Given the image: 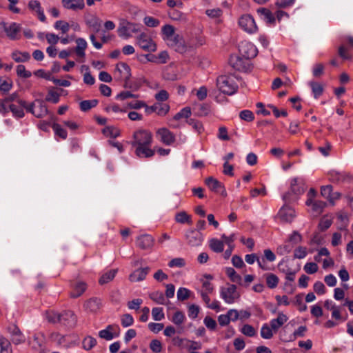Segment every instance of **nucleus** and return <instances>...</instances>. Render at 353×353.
I'll return each instance as SVG.
<instances>
[{
    "mask_svg": "<svg viewBox=\"0 0 353 353\" xmlns=\"http://www.w3.org/2000/svg\"><path fill=\"white\" fill-rule=\"evenodd\" d=\"M324 72V65L321 63H316L312 69V74L314 77H321Z\"/></svg>",
    "mask_w": 353,
    "mask_h": 353,
    "instance_id": "59",
    "label": "nucleus"
},
{
    "mask_svg": "<svg viewBox=\"0 0 353 353\" xmlns=\"http://www.w3.org/2000/svg\"><path fill=\"white\" fill-rule=\"evenodd\" d=\"M240 55L250 61L257 54L256 48L250 42L242 41L239 46Z\"/></svg>",
    "mask_w": 353,
    "mask_h": 353,
    "instance_id": "8",
    "label": "nucleus"
},
{
    "mask_svg": "<svg viewBox=\"0 0 353 353\" xmlns=\"http://www.w3.org/2000/svg\"><path fill=\"white\" fill-rule=\"evenodd\" d=\"M239 25L244 31L249 34L255 33L258 30L255 21L250 14L242 15L239 18Z\"/></svg>",
    "mask_w": 353,
    "mask_h": 353,
    "instance_id": "7",
    "label": "nucleus"
},
{
    "mask_svg": "<svg viewBox=\"0 0 353 353\" xmlns=\"http://www.w3.org/2000/svg\"><path fill=\"white\" fill-rule=\"evenodd\" d=\"M24 109V107H22L21 105H19V106L15 104L9 105V111H10L12 116L17 119H21L25 116Z\"/></svg>",
    "mask_w": 353,
    "mask_h": 353,
    "instance_id": "33",
    "label": "nucleus"
},
{
    "mask_svg": "<svg viewBox=\"0 0 353 353\" xmlns=\"http://www.w3.org/2000/svg\"><path fill=\"white\" fill-rule=\"evenodd\" d=\"M61 3L68 10H82L85 7L84 0H62Z\"/></svg>",
    "mask_w": 353,
    "mask_h": 353,
    "instance_id": "23",
    "label": "nucleus"
},
{
    "mask_svg": "<svg viewBox=\"0 0 353 353\" xmlns=\"http://www.w3.org/2000/svg\"><path fill=\"white\" fill-rule=\"evenodd\" d=\"M241 332L245 336L249 337L254 336L256 334L255 329L249 324L244 325L241 329Z\"/></svg>",
    "mask_w": 353,
    "mask_h": 353,
    "instance_id": "56",
    "label": "nucleus"
},
{
    "mask_svg": "<svg viewBox=\"0 0 353 353\" xmlns=\"http://www.w3.org/2000/svg\"><path fill=\"white\" fill-rule=\"evenodd\" d=\"M119 73L117 77L119 80H128L131 77V70L130 66L124 62H120L116 65L115 74Z\"/></svg>",
    "mask_w": 353,
    "mask_h": 353,
    "instance_id": "16",
    "label": "nucleus"
},
{
    "mask_svg": "<svg viewBox=\"0 0 353 353\" xmlns=\"http://www.w3.org/2000/svg\"><path fill=\"white\" fill-rule=\"evenodd\" d=\"M149 297L151 300L157 304L165 305L166 304V300L163 292L160 291H155L149 294Z\"/></svg>",
    "mask_w": 353,
    "mask_h": 353,
    "instance_id": "35",
    "label": "nucleus"
},
{
    "mask_svg": "<svg viewBox=\"0 0 353 353\" xmlns=\"http://www.w3.org/2000/svg\"><path fill=\"white\" fill-rule=\"evenodd\" d=\"M154 242V238L148 234L140 235L137 239V245L142 250L152 248Z\"/></svg>",
    "mask_w": 353,
    "mask_h": 353,
    "instance_id": "17",
    "label": "nucleus"
},
{
    "mask_svg": "<svg viewBox=\"0 0 353 353\" xmlns=\"http://www.w3.org/2000/svg\"><path fill=\"white\" fill-rule=\"evenodd\" d=\"M225 273L230 278V281L233 283H236L239 285L242 284V277L240 274H237L235 270L232 268H227Z\"/></svg>",
    "mask_w": 353,
    "mask_h": 353,
    "instance_id": "30",
    "label": "nucleus"
},
{
    "mask_svg": "<svg viewBox=\"0 0 353 353\" xmlns=\"http://www.w3.org/2000/svg\"><path fill=\"white\" fill-rule=\"evenodd\" d=\"M152 135L146 130H138L133 133L130 145L134 148V153L139 158L148 159L153 157L154 150L151 148Z\"/></svg>",
    "mask_w": 353,
    "mask_h": 353,
    "instance_id": "1",
    "label": "nucleus"
},
{
    "mask_svg": "<svg viewBox=\"0 0 353 353\" xmlns=\"http://www.w3.org/2000/svg\"><path fill=\"white\" fill-rule=\"evenodd\" d=\"M309 85L312 89L314 97L315 99H318L320 96L322 95L324 89L321 83L316 81H310Z\"/></svg>",
    "mask_w": 353,
    "mask_h": 353,
    "instance_id": "36",
    "label": "nucleus"
},
{
    "mask_svg": "<svg viewBox=\"0 0 353 353\" xmlns=\"http://www.w3.org/2000/svg\"><path fill=\"white\" fill-rule=\"evenodd\" d=\"M264 277L266 280V284L270 289H274L277 287L279 279V277L273 273H268L264 274Z\"/></svg>",
    "mask_w": 353,
    "mask_h": 353,
    "instance_id": "31",
    "label": "nucleus"
},
{
    "mask_svg": "<svg viewBox=\"0 0 353 353\" xmlns=\"http://www.w3.org/2000/svg\"><path fill=\"white\" fill-rule=\"evenodd\" d=\"M77 46L74 52L79 57L84 58L85 56V50L87 48V41L83 38H78L76 39Z\"/></svg>",
    "mask_w": 353,
    "mask_h": 353,
    "instance_id": "27",
    "label": "nucleus"
},
{
    "mask_svg": "<svg viewBox=\"0 0 353 353\" xmlns=\"http://www.w3.org/2000/svg\"><path fill=\"white\" fill-rule=\"evenodd\" d=\"M170 110V105L167 103L157 102V114L159 116L163 117L167 114Z\"/></svg>",
    "mask_w": 353,
    "mask_h": 353,
    "instance_id": "47",
    "label": "nucleus"
},
{
    "mask_svg": "<svg viewBox=\"0 0 353 353\" xmlns=\"http://www.w3.org/2000/svg\"><path fill=\"white\" fill-rule=\"evenodd\" d=\"M52 128L54 132L55 135L59 137L62 139H66L68 137V132L66 130L63 128L61 125L57 123H54L52 125Z\"/></svg>",
    "mask_w": 353,
    "mask_h": 353,
    "instance_id": "40",
    "label": "nucleus"
},
{
    "mask_svg": "<svg viewBox=\"0 0 353 353\" xmlns=\"http://www.w3.org/2000/svg\"><path fill=\"white\" fill-rule=\"evenodd\" d=\"M305 189V183L303 179L294 178L291 180L290 190L294 194L299 196L304 193Z\"/></svg>",
    "mask_w": 353,
    "mask_h": 353,
    "instance_id": "19",
    "label": "nucleus"
},
{
    "mask_svg": "<svg viewBox=\"0 0 353 353\" xmlns=\"http://www.w3.org/2000/svg\"><path fill=\"white\" fill-rule=\"evenodd\" d=\"M98 102L99 101L97 99L84 100L80 102L79 107L81 111L87 112L97 106Z\"/></svg>",
    "mask_w": 353,
    "mask_h": 353,
    "instance_id": "37",
    "label": "nucleus"
},
{
    "mask_svg": "<svg viewBox=\"0 0 353 353\" xmlns=\"http://www.w3.org/2000/svg\"><path fill=\"white\" fill-rule=\"evenodd\" d=\"M21 31V26L20 24L15 22L11 23L9 26L5 23V29L3 32H6L7 37L11 40H16L19 39V33Z\"/></svg>",
    "mask_w": 353,
    "mask_h": 353,
    "instance_id": "11",
    "label": "nucleus"
},
{
    "mask_svg": "<svg viewBox=\"0 0 353 353\" xmlns=\"http://www.w3.org/2000/svg\"><path fill=\"white\" fill-rule=\"evenodd\" d=\"M274 331L268 323H264L261 328V336L263 339H270L274 335Z\"/></svg>",
    "mask_w": 353,
    "mask_h": 353,
    "instance_id": "41",
    "label": "nucleus"
},
{
    "mask_svg": "<svg viewBox=\"0 0 353 353\" xmlns=\"http://www.w3.org/2000/svg\"><path fill=\"white\" fill-rule=\"evenodd\" d=\"M149 271L150 268L148 267L139 268L130 274L129 279L132 282L141 281L145 279Z\"/></svg>",
    "mask_w": 353,
    "mask_h": 353,
    "instance_id": "22",
    "label": "nucleus"
},
{
    "mask_svg": "<svg viewBox=\"0 0 353 353\" xmlns=\"http://www.w3.org/2000/svg\"><path fill=\"white\" fill-rule=\"evenodd\" d=\"M171 48H174L175 51L181 54L185 52L187 50V47L185 44V41L183 37L179 40L177 43H176L175 46H172Z\"/></svg>",
    "mask_w": 353,
    "mask_h": 353,
    "instance_id": "57",
    "label": "nucleus"
},
{
    "mask_svg": "<svg viewBox=\"0 0 353 353\" xmlns=\"http://www.w3.org/2000/svg\"><path fill=\"white\" fill-rule=\"evenodd\" d=\"M11 336L12 342L15 344H21L25 342L26 337L16 325H12L8 328Z\"/></svg>",
    "mask_w": 353,
    "mask_h": 353,
    "instance_id": "13",
    "label": "nucleus"
},
{
    "mask_svg": "<svg viewBox=\"0 0 353 353\" xmlns=\"http://www.w3.org/2000/svg\"><path fill=\"white\" fill-rule=\"evenodd\" d=\"M39 103L38 110H35V102L28 103L25 100H19L18 104L24 107L25 110L33 114L37 118H42L48 114V110L46 105L41 100H36Z\"/></svg>",
    "mask_w": 353,
    "mask_h": 353,
    "instance_id": "3",
    "label": "nucleus"
},
{
    "mask_svg": "<svg viewBox=\"0 0 353 353\" xmlns=\"http://www.w3.org/2000/svg\"><path fill=\"white\" fill-rule=\"evenodd\" d=\"M185 239L189 245L192 247L199 246L203 241L202 233L197 230H189L185 232Z\"/></svg>",
    "mask_w": 353,
    "mask_h": 353,
    "instance_id": "9",
    "label": "nucleus"
},
{
    "mask_svg": "<svg viewBox=\"0 0 353 353\" xmlns=\"http://www.w3.org/2000/svg\"><path fill=\"white\" fill-rule=\"evenodd\" d=\"M12 88V81L11 79H0V91L3 93H8Z\"/></svg>",
    "mask_w": 353,
    "mask_h": 353,
    "instance_id": "44",
    "label": "nucleus"
},
{
    "mask_svg": "<svg viewBox=\"0 0 353 353\" xmlns=\"http://www.w3.org/2000/svg\"><path fill=\"white\" fill-rule=\"evenodd\" d=\"M302 241V236L301 235L297 232L294 231L289 236L288 242L291 243L293 245L295 244H297L298 243L301 242Z\"/></svg>",
    "mask_w": 353,
    "mask_h": 353,
    "instance_id": "62",
    "label": "nucleus"
},
{
    "mask_svg": "<svg viewBox=\"0 0 353 353\" xmlns=\"http://www.w3.org/2000/svg\"><path fill=\"white\" fill-rule=\"evenodd\" d=\"M87 26L92 28L95 32H98L101 27V21L94 15L85 20Z\"/></svg>",
    "mask_w": 353,
    "mask_h": 353,
    "instance_id": "28",
    "label": "nucleus"
},
{
    "mask_svg": "<svg viewBox=\"0 0 353 353\" xmlns=\"http://www.w3.org/2000/svg\"><path fill=\"white\" fill-rule=\"evenodd\" d=\"M0 347L1 353H12L10 342L3 336L0 338Z\"/></svg>",
    "mask_w": 353,
    "mask_h": 353,
    "instance_id": "43",
    "label": "nucleus"
},
{
    "mask_svg": "<svg viewBox=\"0 0 353 353\" xmlns=\"http://www.w3.org/2000/svg\"><path fill=\"white\" fill-rule=\"evenodd\" d=\"M102 305V301L100 298L92 297L86 300L83 304L85 310L90 313H97Z\"/></svg>",
    "mask_w": 353,
    "mask_h": 353,
    "instance_id": "12",
    "label": "nucleus"
},
{
    "mask_svg": "<svg viewBox=\"0 0 353 353\" xmlns=\"http://www.w3.org/2000/svg\"><path fill=\"white\" fill-rule=\"evenodd\" d=\"M187 123L191 125L199 134H201L203 131V126L201 121L194 119H190L187 121Z\"/></svg>",
    "mask_w": 353,
    "mask_h": 353,
    "instance_id": "52",
    "label": "nucleus"
},
{
    "mask_svg": "<svg viewBox=\"0 0 353 353\" xmlns=\"http://www.w3.org/2000/svg\"><path fill=\"white\" fill-rule=\"evenodd\" d=\"M12 58L17 63L26 62L30 59L28 52L14 51L12 53Z\"/></svg>",
    "mask_w": 353,
    "mask_h": 353,
    "instance_id": "32",
    "label": "nucleus"
},
{
    "mask_svg": "<svg viewBox=\"0 0 353 353\" xmlns=\"http://www.w3.org/2000/svg\"><path fill=\"white\" fill-rule=\"evenodd\" d=\"M46 318L50 323H59L60 314L56 313L54 312H48L46 314Z\"/></svg>",
    "mask_w": 353,
    "mask_h": 353,
    "instance_id": "58",
    "label": "nucleus"
},
{
    "mask_svg": "<svg viewBox=\"0 0 353 353\" xmlns=\"http://www.w3.org/2000/svg\"><path fill=\"white\" fill-rule=\"evenodd\" d=\"M160 141L166 145H170L175 141L174 134L165 128H160L157 132Z\"/></svg>",
    "mask_w": 353,
    "mask_h": 353,
    "instance_id": "15",
    "label": "nucleus"
},
{
    "mask_svg": "<svg viewBox=\"0 0 353 353\" xmlns=\"http://www.w3.org/2000/svg\"><path fill=\"white\" fill-rule=\"evenodd\" d=\"M190 290L185 288H179L177 291V299L179 301H185L187 300L190 295Z\"/></svg>",
    "mask_w": 353,
    "mask_h": 353,
    "instance_id": "49",
    "label": "nucleus"
},
{
    "mask_svg": "<svg viewBox=\"0 0 353 353\" xmlns=\"http://www.w3.org/2000/svg\"><path fill=\"white\" fill-rule=\"evenodd\" d=\"M257 13L260 18L268 23H273L275 18L272 12L265 8H260L257 10Z\"/></svg>",
    "mask_w": 353,
    "mask_h": 353,
    "instance_id": "26",
    "label": "nucleus"
},
{
    "mask_svg": "<svg viewBox=\"0 0 353 353\" xmlns=\"http://www.w3.org/2000/svg\"><path fill=\"white\" fill-rule=\"evenodd\" d=\"M117 273V269L110 270L108 272L104 273L99 279V283L101 285H104L109 283L115 277Z\"/></svg>",
    "mask_w": 353,
    "mask_h": 353,
    "instance_id": "34",
    "label": "nucleus"
},
{
    "mask_svg": "<svg viewBox=\"0 0 353 353\" xmlns=\"http://www.w3.org/2000/svg\"><path fill=\"white\" fill-rule=\"evenodd\" d=\"M60 99V94L54 91L53 90H50L48 92V94L46 97V101L52 102L53 103H57Z\"/></svg>",
    "mask_w": 353,
    "mask_h": 353,
    "instance_id": "51",
    "label": "nucleus"
},
{
    "mask_svg": "<svg viewBox=\"0 0 353 353\" xmlns=\"http://www.w3.org/2000/svg\"><path fill=\"white\" fill-rule=\"evenodd\" d=\"M216 85L219 90L228 95H232L238 90V85L234 79L226 75H222L216 79Z\"/></svg>",
    "mask_w": 353,
    "mask_h": 353,
    "instance_id": "2",
    "label": "nucleus"
},
{
    "mask_svg": "<svg viewBox=\"0 0 353 353\" xmlns=\"http://www.w3.org/2000/svg\"><path fill=\"white\" fill-rule=\"evenodd\" d=\"M152 319L154 321H159L165 318L163 307H154L152 310Z\"/></svg>",
    "mask_w": 353,
    "mask_h": 353,
    "instance_id": "48",
    "label": "nucleus"
},
{
    "mask_svg": "<svg viewBox=\"0 0 353 353\" xmlns=\"http://www.w3.org/2000/svg\"><path fill=\"white\" fill-rule=\"evenodd\" d=\"M239 117L241 120L247 122H251L254 119L253 112L249 110H244L239 112Z\"/></svg>",
    "mask_w": 353,
    "mask_h": 353,
    "instance_id": "50",
    "label": "nucleus"
},
{
    "mask_svg": "<svg viewBox=\"0 0 353 353\" xmlns=\"http://www.w3.org/2000/svg\"><path fill=\"white\" fill-rule=\"evenodd\" d=\"M114 327H117L118 330L119 326L115 325H108L105 329L101 330L99 332V336L101 339H103L106 341H110L113 339L115 337H117L119 336V333L114 334L113 331L114 330Z\"/></svg>",
    "mask_w": 353,
    "mask_h": 353,
    "instance_id": "20",
    "label": "nucleus"
},
{
    "mask_svg": "<svg viewBox=\"0 0 353 353\" xmlns=\"http://www.w3.org/2000/svg\"><path fill=\"white\" fill-rule=\"evenodd\" d=\"M163 39H169L173 34H175V29L173 26L166 24L162 27L161 29Z\"/></svg>",
    "mask_w": 353,
    "mask_h": 353,
    "instance_id": "42",
    "label": "nucleus"
},
{
    "mask_svg": "<svg viewBox=\"0 0 353 353\" xmlns=\"http://www.w3.org/2000/svg\"><path fill=\"white\" fill-rule=\"evenodd\" d=\"M185 316L181 311H176L172 316V321L176 325H181L185 321Z\"/></svg>",
    "mask_w": 353,
    "mask_h": 353,
    "instance_id": "54",
    "label": "nucleus"
},
{
    "mask_svg": "<svg viewBox=\"0 0 353 353\" xmlns=\"http://www.w3.org/2000/svg\"><path fill=\"white\" fill-rule=\"evenodd\" d=\"M175 220L179 223H190V216L185 212H180L175 216Z\"/></svg>",
    "mask_w": 353,
    "mask_h": 353,
    "instance_id": "53",
    "label": "nucleus"
},
{
    "mask_svg": "<svg viewBox=\"0 0 353 353\" xmlns=\"http://www.w3.org/2000/svg\"><path fill=\"white\" fill-rule=\"evenodd\" d=\"M28 8L30 10L32 11H35L37 13L39 19L44 22L46 21V16L44 14L43 10L41 8V3L37 0H31L28 3Z\"/></svg>",
    "mask_w": 353,
    "mask_h": 353,
    "instance_id": "24",
    "label": "nucleus"
},
{
    "mask_svg": "<svg viewBox=\"0 0 353 353\" xmlns=\"http://www.w3.org/2000/svg\"><path fill=\"white\" fill-rule=\"evenodd\" d=\"M97 345V340L91 336H87L82 341V347L84 350L88 351Z\"/></svg>",
    "mask_w": 353,
    "mask_h": 353,
    "instance_id": "39",
    "label": "nucleus"
},
{
    "mask_svg": "<svg viewBox=\"0 0 353 353\" xmlns=\"http://www.w3.org/2000/svg\"><path fill=\"white\" fill-rule=\"evenodd\" d=\"M102 133L105 137L117 138L120 135V130L114 126H107L102 130Z\"/></svg>",
    "mask_w": 353,
    "mask_h": 353,
    "instance_id": "38",
    "label": "nucleus"
},
{
    "mask_svg": "<svg viewBox=\"0 0 353 353\" xmlns=\"http://www.w3.org/2000/svg\"><path fill=\"white\" fill-rule=\"evenodd\" d=\"M294 248V245L290 243L285 242L283 245H279L277 248V253L280 255H284L290 253Z\"/></svg>",
    "mask_w": 353,
    "mask_h": 353,
    "instance_id": "45",
    "label": "nucleus"
},
{
    "mask_svg": "<svg viewBox=\"0 0 353 353\" xmlns=\"http://www.w3.org/2000/svg\"><path fill=\"white\" fill-rule=\"evenodd\" d=\"M72 290L70 292L72 298H77L82 295L87 288V285L83 281H78L72 286Z\"/></svg>",
    "mask_w": 353,
    "mask_h": 353,
    "instance_id": "25",
    "label": "nucleus"
},
{
    "mask_svg": "<svg viewBox=\"0 0 353 353\" xmlns=\"http://www.w3.org/2000/svg\"><path fill=\"white\" fill-rule=\"evenodd\" d=\"M288 320V316L283 312H279L276 319H273L270 321V327L276 333L278 330Z\"/></svg>",
    "mask_w": 353,
    "mask_h": 353,
    "instance_id": "21",
    "label": "nucleus"
},
{
    "mask_svg": "<svg viewBox=\"0 0 353 353\" xmlns=\"http://www.w3.org/2000/svg\"><path fill=\"white\" fill-rule=\"evenodd\" d=\"M134 323V319L130 314H125L121 317V325L124 327L131 326Z\"/></svg>",
    "mask_w": 353,
    "mask_h": 353,
    "instance_id": "61",
    "label": "nucleus"
},
{
    "mask_svg": "<svg viewBox=\"0 0 353 353\" xmlns=\"http://www.w3.org/2000/svg\"><path fill=\"white\" fill-rule=\"evenodd\" d=\"M191 115V109L190 107H185L174 116V120H179L182 118L188 119Z\"/></svg>",
    "mask_w": 353,
    "mask_h": 353,
    "instance_id": "46",
    "label": "nucleus"
},
{
    "mask_svg": "<svg viewBox=\"0 0 353 353\" xmlns=\"http://www.w3.org/2000/svg\"><path fill=\"white\" fill-rule=\"evenodd\" d=\"M77 316L71 310L64 311L60 314L59 323L68 327H74L77 323Z\"/></svg>",
    "mask_w": 353,
    "mask_h": 353,
    "instance_id": "14",
    "label": "nucleus"
},
{
    "mask_svg": "<svg viewBox=\"0 0 353 353\" xmlns=\"http://www.w3.org/2000/svg\"><path fill=\"white\" fill-rule=\"evenodd\" d=\"M278 216L281 219V221L283 223H290L295 216L294 210L289 207L283 206L279 210Z\"/></svg>",
    "mask_w": 353,
    "mask_h": 353,
    "instance_id": "18",
    "label": "nucleus"
},
{
    "mask_svg": "<svg viewBox=\"0 0 353 353\" xmlns=\"http://www.w3.org/2000/svg\"><path fill=\"white\" fill-rule=\"evenodd\" d=\"M17 74L22 78L28 79L32 75L31 72L26 70L23 65H18L17 66Z\"/></svg>",
    "mask_w": 353,
    "mask_h": 353,
    "instance_id": "55",
    "label": "nucleus"
},
{
    "mask_svg": "<svg viewBox=\"0 0 353 353\" xmlns=\"http://www.w3.org/2000/svg\"><path fill=\"white\" fill-rule=\"evenodd\" d=\"M220 296L228 304H232L240 297V294L236 290L234 284H230L228 288L221 287Z\"/></svg>",
    "mask_w": 353,
    "mask_h": 353,
    "instance_id": "5",
    "label": "nucleus"
},
{
    "mask_svg": "<svg viewBox=\"0 0 353 353\" xmlns=\"http://www.w3.org/2000/svg\"><path fill=\"white\" fill-rule=\"evenodd\" d=\"M203 323L207 328L210 330H214L217 326L216 321L209 316L205 317Z\"/></svg>",
    "mask_w": 353,
    "mask_h": 353,
    "instance_id": "63",
    "label": "nucleus"
},
{
    "mask_svg": "<svg viewBox=\"0 0 353 353\" xmlns=\"http://www.w3.org/2000/svg\"><path fill=\"white\" fill-rule=\"evenodd\" d=\"M230 65L235 70L247 72L251 70L250 61L241 55L232 54L229 59Z\"/></svg>",
    "mask_w": 353,
    "mask_h": 353,
    "instance_id": "4",
    "label": "nucleus"
},
{
    "mask_svg": "<svg viewBox=\"0 0 353 353\" xmlns=\"http://www.w3.org/2000/svg\"><path fill=\"white\" fill-rule=\"evenodd\" d=\"M137 44L143 50L146 52H154L157 50V45L150 36L145 32H141L137 37Z\"/></svg>",
    "mask_w": 353,
    "mask_h": 353,
    "instance_id": "6",
    "label": "nucleus"
},
{
    "mask_svg": "<svg viewBox=\"0 0 353 353\" xmlns=\"http://www.w3.org/2000/svg\"><path fill=\"white\" fill-rule=\"evenodd\" d=\"M318 265L314 262H309L304 265V270L307 274H314L318 271Z\"/></svg>",
    "mask_w": 353,
    "mask_h": 353,
    "instance_id": "60",
    "label": "nucleus"
},
{
    "mask_svg": "<svg viewBox=\"0 0 353 353\" xmlns=\"http://www.w3.org/2000/svg\"><path fill=\"white\" fill-rule=\"evenodd\" d=\"M209 247L214 252L220 253L224 250V243L221 240L213 238L209 241Z\"/></svg>",
    "mask_w": 353,
    "mask_h": 353,
    "instance_id": "29",
    "label": "nucleus"
},
{
    "mask_svg": "<svg viewBox=\"0 0 353 353\" xmlns=\"http://www.w3.org/2000/svg\"><path fill=\"white\" fill-rule=\"evenodd\" d=\"M306 255H307V250H306V248H305V247L299 246L294 250V257L295 259H301L305 258L306 256Z\"/></svg>",
    "mask_w": 353,
    "mask_h": 353,
    "instance_id": "64",
    "label": "nucleus"
},
{
    "mask_svg": "<svg viewBox=\"0 0 353 353\" xmlns=\"http://www.w3.org/2000/svg\"><path fill=\"white\" fill-rule=\"evenodd\" d=\"M205 183L211 191L220 194L223 196L227 195L226 190L223 183L216 179L212 176H209L205 179Z\"/></svg>",
    "mask_w": 353,
    "mask_h": 353,
    "instance_id": "10",
    "label": "nucleus"
}]
</instances>
